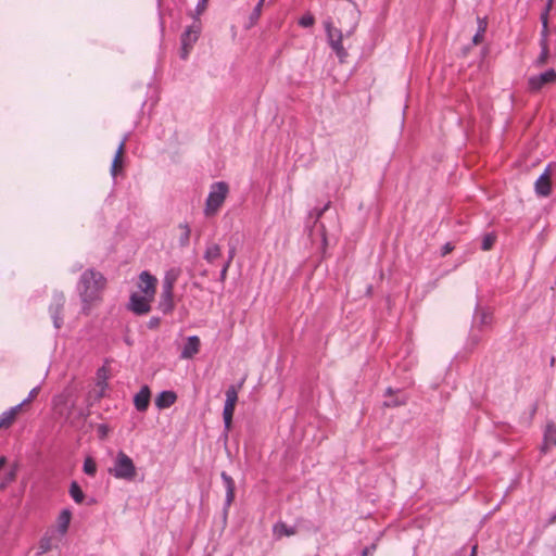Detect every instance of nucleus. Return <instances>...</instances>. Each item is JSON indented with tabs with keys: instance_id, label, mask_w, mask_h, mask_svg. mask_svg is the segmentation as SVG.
<instances>
[{
	"instance_id": "obj_1",
	"label": "nucleus",
	"mask_w": 556,
	"mask_h": 556,
	"mask_svg": "<svg viewBox=\"0 0 556 556\" xmlns=\"http://www.w3.org/2000/svg\"><path fill=\"white\" fill-rule=\"evenodd\" d=\"M106 278L96 269H86L77 282V292L81 302V313L88 316L103 301Z\"/></svg>"
},
{
	"instance_id": "obj_2",
	"label": "nucleus",
	"mask_w": 556,
	"mask_h": 556,
	"mask_svg": "<svg viewBox=\"0 0 556 556\" xmlns=\"http://www.w3.org/2000/svg\"><path fill=\"white\" fill-rule=\"evenodd\" d=\"M109 473L116 479L131 481L137 476V469L134 460L123 451H119L113 462V466L109 468Z\"/></svg>"
},
{
	"instance_id": "obj_3",
	"label": "nucleus",
	"mask_w": 556,
	"mask_h": 556,
	"mask_svg": "<svg viewBox=\"0 0 556 556\" xmlns=\"http://www.w3.org/2000/svg\"><path fill=\"white\" fill-rule=\"evenodd\" d=\"M228 193V186L226 182H215L211 187V191L206 199L204 213L206 216H212L222 207Z\"/></svg>"
},
{
	"instance_id": "obj_4",
	"label": "nucleus",
	"mask_w": 556,
	"mask_h": 556,
	"mask_svg": "<svg viewBox=\"0 0 556 556\" xmlns=\"http://www.w3.org/2000/svg\"><path fill=\"white\" fill-rule=\"evenodd\" d=\"M327 33L328 43L334 51L340 62H344L348 52L343 47V33L340 28L333 25V22L328 20L324 23Z\"/></svg>"
},
{
	"instance_id": "obj_5",
	"label": "nucleus",
	"mask_w": 556,
	"mask_h": 556,
	"mask_svg": "<svg viewBox=\"0 0 556 556\" xmlns=\"http://www.w3.org/2000/svg\"><path fill=\"white\" fill-rule=\"evenodd\" d=\"M175 280L176 276L168 273L163 281V289L160 299V309L165 314L170 313L174 308L173 289Z\"/></svg>"
},
{
	"instance_id": "obj_6",
	"label": "nucleus",
	"mask_w": 556,
	"mask_h": 556,
	"mask_svg": "<svg viewBox=\"0 0 556 556\" xmlns=\"http://www.w3.org/2000/svg\"><path fill=\"white\" fill-rule=\"evenodd\" d=\"M238 402V390L230 386L226 391V401L223 410V418L227 431L231 429L235 408Z\"/></svg>"
},
{
	"instance_id": "obj_7",
	"label": "nucleus",
	"mask_w": 556,
	"mask_h": 556,
	"mask_svg": "<svg viewBox=\"0 0 556 556\" xmlns=\"http://www.w3.org/2000/svg\"><path fill=\"white\" fill-rule=\"evenodd\" d=\"M201 33V27L199 24H193L189 26L181 36V56L186 59L193 48L194 43L198 41Z\"/></svg>"
},
{
	"instance_id": "obj_8",
	"label": "nucleus",
	"mask_w": 556,
	"mask_h": 556,
	"mask_svg": "<svg viewBox=\"0 0 556 556\" xmlns=\"http://www.w3.org/2000/svg\"><path fill=\"white\" fill-rule=\"evenodd\" d=\"M556 83V71L548 70L536 76H532L528 80L529 89L533 92L541 90L545 85Z\"/></svg>"
},
{
	"instance_id": "obj_9",
	"label": "nucleus",
	"mask_w": 556,
	"mask_h": 556,
	"mask_svg": "<svg viewBox=\"0 0 556 556\" xmlns=\"http://www.w3.org/2000/svg\"><path fill=\"white\" fill-rule=\"evenodd\" d=\"M157 279L152 276L149 271H142L139 276L138 288L141 291V295H146L154 300L156 293Z\"/></svg>"
},
{
	"instance_id": "obj_10",
	"label": "nucleus",
	"mask_w": 556,
	"mask_h": 556,
	"mask_svg": "<svg viewBox=\"0 0 556 556\" xmlns=\"http://www.w3.org/2000/svg\"><path fill=\"white\" fill-rule=\"evenodd\" d=\"M152 299L141 295L139 293H132L129 301V309L137 315H144L151 311Z\"/></svg>"
},
{
	"instance_id": "obj_11",
	"label": "nucleus",
	"mask_w": 556,
	"mask_h": 556,
	"mask_svg": "<svg viewBox=\"0 0 556 556\" xmlns=\"http://www.w3.org/2000/svg\"><path fill=\"white\" fill-rule=\"evenodd\" d=\"M24 403H21L0 415V430L9 429L16 421L23 410Z\"/></svg>"
},
{
	"instance_id": "obj_12",
	"label": "nucleus",
	"mask_w": 556,
	"mask_h": 556,
	"mask_svg": "<svg viewBox=\"0 0 556 556\" xmlns=\"http://www.w3.org/2000/svg\"><path fill=\"white\" fill-rule=\"evenodd\" d=\"M535 192L541 197H548L552 192V178L549 168H546L544 173L535 181Z\"/></svg>"
},
{
	"instance_id": "obj_13",
	"label": "nucleus",
	"mask_w": 556,
	"mask_h": 556,
	"mask_svg": "<svg viewBox=\"0 0 556 556\" xmlns=\"http://www.w3.org/2000/svg\"><path fill=\"white\" fill-rule=\"evenodd\" d=\"M201 341L197 336L189 337L181 351L180 357L184 359H190L197 355L200 351Z\"/></svg>"
},
{
	"instance_id": "obj_14",
	"label": "nucleus",
	"mask_w": 556,
	"mask_h": 556,
	"mask_svg": "<svg viewBox=\"0 0 556 556\" xmlns=\"http://www.w3.org/2000/svg\"><path fill=\"white\" fill-rule=\"evenodd\" d=\"M151 392L148 386H143L140 391L135 395L134 404L137 410L144 412L150 404Z\"/></svg>"
},
{
	"instance_id": "obj_15",
	"label": "nucleus",
	"mask_w": 556,
	"mask_h": 556,
	"mask_svg": "<svg viewBox=\"0 0 556 556\" xmlns=\"http://www.w3.org/2000/svg\"><path fill=\"white\" fill-rule=\"evenodd\" d=\"M126 142L123 140L118 146V149L115 153L114 160L111 166V174L113 177H116L123 169V160L125 154Z\"/></svg>"
},
{
	"instance_id": "obj_16",
	"label": "nucleus",
	"mask_w": 556,
	"mask_h": 556,
	"mask_svg": "<svg viewBox=\"0 0 556 556\" xmlns=\"http://www.w3.org/2000/svg\"><path fill=\"white\" fill-rule=\"evenodd\" d=\"M177 400V395L174 391H163L155 399V405L160 409L170 407Z\"/></svg>"
},
{
	"instance_id": "obj_17",
	"label": "nucleus",
	"mask_w": 556,
	"mask_h": 556,
	"mask_svg": "<svg viewBox=\"0 0 556 556\" xmlns=\"http://www.w3.org/2000/svg\"><path fill=\"white\" fill-rule=\"evenodd\" d=\"M556 445V427L554 425H547L544 431V441L542 451L547 452Z\"/></svg>"
},
{
	"instance_id": "obj_18",
	"label": "nucleus",
	"mask_w": 556,
	"mask_h": 556,
	"mask_svg": "<svg viewBox=\"0 0 556 556\" xmlns=\"http://www.w3.org/2000/svg\"><path fill=\"white\" fill-rule=\"evenodd\" d=\"M190 236H191V229L188 224L181 223L177 227V240L179 243V247L186 248L189 245L190 242Z\"/></svg>"
},
{
	"instance_id": "obj_19",
	"label": "nucleus",
	"mask_w": 556,
	"mask_h": 556,
	"mask_svg": "<svg viewBox=\"0 0 556 556\" xmlns=\"http://www.w3.org/2000/svg\"><path fill=\"white\" fill-rule=\"evenodd\" d=\"M296 533V530L292 527H288L285 522H277L273 527V534L277 540L282 536H292Z\"/></svg>"
},
{
	"instance_id": "obj_20",
	"label": "nucleus",
	"mask_w": 556,
	"mask_h": 556,
	"mask_svg": "<svg viewBox=\"0 0 556 556\" xmlns=\"http://www.w3.org/2000/svg\"><path fill=\"white\" fill-rule=\"evenodd\" d=\"M63 306H64V296L62 295L60 298V302L55 306L51 307V316H52L53 325L56 329H60L61 326L63 325V316H62Z\"/></svg>"
},
{
	"instance_id": "obj_21",
	"label": "nucleus",
	"mask_w": 556,
	"mask_h": 556,
	"mask_svg": "<svg viewBox=\"0 0 556 556\" xmlns=\"http://www.w3.org/2000/svg\"><path fill=\"white\" fill-rule=\"evenodd\" d=\"M222 256V249L217 243H210L207 244L205 252H204V258L213 264L216 260L220 258Z\"/></svg>"
},
{
	"instance_id": "obj_22",
	"label": "nucleus",
	"mask_w": 556,
	"mask_h": 556,
	"mask_svg": "<svg viewBox=\"0 0 556 556\" xmlns=\"http://www.w3.org/2000/svg\"><path fill=\"white\" fill-rule=\"evenodd\" d=\"M222 479L224 480L227 490L226 502L227 505H230L235 498V481L226 472H222Z\"/></svg>"
},
{
	"instance_id": "obj_23",
	"label": "nucleus",
	"mask_w": 556,
	"mask_h": 556,
	"mask_svg": "<svg viewBox=\"0 0 556 556\" xmlns=\"http://www.w3.org/2000/svg\"><path fill=\"white\" fill-rule=\"evenodd\" d=\"M70 522H71V513L68 510H63L60 514L59 519H58V525H59L60 531L62 533H65L67 531Z\"/></svg>"
},
{
	"instance_id": "obj_24",
	"label": "nucleus",
	"mask_w": 556,
	"mask_h": 556,
	"mask_svg": "<svg viewBox=\"0 0 556 556\" xmlns=\"http://www.w3.org/2000/svg\"><path fill=\"white\" fill-rule=\"evenodd\" d=\"M70 494L73 497V500L78 504L83 503L85 498L84 492L81 491L77 482H72L70 488Z\"/></svg>"
},
{
	"instance_id": "obj_25",
	"label": "nucleus",
	"mask_w": 556,
	"mask_h": 556,
	"mask_svg": "<svg viewBox=\"0 0 556 556\" xmlns=\"http://www.w3.org/2000/svg\"><path fill=\"white\" fill-rule=\"evenodd\" d=\"M349 14L351 16V23H350L349 29L345 33V36H348V37L354 33V30L356 29V26H357V11H356L355 5H352L349 9Z\"/></svg>"
},
{
	"instance_id": "obj_26",
	"label": "nucleus",
	"mask_w": 556,
	"mask_h": 556,
	"mask_svg": "<svg viewBox=\"0 0 556 556\" xmlns=\"http://www.w3.org/2000/svg\"><path fill=\"white\" fill-rule=\"evenodd\" d=\"M540 46H541V53L536 59V64L539 66H543L544 64H546V62L548 60V55H549L548 42L543 41V43Z\"/></svg>"
},
{
	"instance_id": "obj_27",
	"label": "nucleus",
	"mask_w": 556,
	"mask_h": 556,
	"mask_svg": "<svg viewBox=\"0 0 556 556\" xmlns=\"http://www.w3.org/2000/svg\"><path fill=\"white\" fill-rule=\"evenodd\" d=\"M84 472L88 476H94L97 472V464L91 457H87L84 462Z\"/></svg>"
},
{
	"instance_id": "obj_28",
	"label": "nucleus",
	"mask_w": 556,
	"mask_h": 556,
	"mask_svg": "<svg viewBox=\"0 0 556 556\" xmlns=\"http://www.w3.org/2000/svg\"><path fill=\"white\" fill-rule=\"evenodd\" d=\"M16 479V470L13 468L11 469L5 476L3 477V480L0 483V491L4 490L7 485L11 482H13Z\"/></svg>"
},
{
	"instance_id": "obj_29",
	"label": "nucleus",
	"mask_w": 556,
	"mask_h": 556,
	"mask_svg": "<svg viewBox=\"0 0 556 556\" xmlns=\"http://www.w3.org/2000/svg\"><path fill=\"white\" fill-rule=\"evenodd\" d=\"M39 554H45L52 548V539L51 538H42L39 542Z\"/></svg>"
},
{
	"instance_id": "obj_30",
	"label": "nucleus",
	"mask_w": 556,
	"mask_h": 556,
	"mask_svg": "<svg viewBox=\"0 0 556 556\" xmlns=\"http://www.w3.org/2000/svg\"><path fill=\"white\" fill-rule=\"evenodd\" d=\"M315 24V17L311 13L304 14L299 20V25L302 27H312Z\"/></svg>"
},
{
	"instance_id": "obj_31",
	"label": "nucleus",
	"mask_w": 556,
	"mask_h": 556,
	"mask_svg": "<svg viewBox=\"0 0 556 556\" xmlns=\"http://www.w3.org/2000/svg\"><path fill=\"white\" fill-rule=\"evenodd\" d=\"M494 243H495V237L492 235H486L482 241V250L488 251V250L492 249Z\"/></svg>"
},
{
	"instance_id": "obj_32",
	"label": "nucleus",
	"mask_w": 556,
	"mask_h": 556,
	"mask_svg": "<svg viewBox=\"0 0 556 556\" xmlns=\"http://www.w3.org/2000/svg\"><path fill=\"white\" fill-rule=\"evenodd\" d=\"M547 37H548V23L546 22V20L544 18V23H542V31H541V40H540V45L544 42H548L547 41Z\"/></svg>"
},
{
	"instance_id": "obj_33",
	"label": "nucleus",
	"mask_w": 556,
	"mask_h": 556,
	"mask_svg": "<svg viewBox=\"0 0 556 556\" xmlns=\"http://www.w3.org/2000/svg\"><path fill=\"white\" fill-rule=\"evenodd\" d=\"M477 22H478L477 31L481 33V34H485L486 28H488V20L485 17H478Z\"/></svg>"
},
{
	"instance_id": "obj_34",
	"label": "nucleus",
	"mask_w": 556,
	"mask_h": 556,
	"mask_svg": "<svg viewBox=\"0 0 556 556\" xmlns=\"http://www.w3.org/2000/svg\"><path fill=\"white\" fill-rule=\"evenodd\" d=\"M207 3H208V0H199V3L195 9V11L199 15L202 14L206 10Z\"/></svg>"
},
{
	"instance_id": "obj_35",
	"label": "nucleus",
	"mask_w": 556,
	"mask_h": 556,
	"mask_svg": "<svg viewBox=\"0 0 556 556\" xmlns=\"http://www.w3.org/2000/svg\"><path fill=\"white\" fill-rule=\"evenodd\" d=\"M38 392H39V389L38 388H34L29 392L28 397L25 401H23L22 403H24V405L27 404V403H30L38 395Z\"/></svg>"
},
{
	"instance_id": "obj_36",
	"label": "nucleus",
	"mask_w": 556,
	"mask_h": 556,
	"mask_svg": "<svg viewBox=\"0 0 556 556\" xmlns=\"http://www.w3.org/2000/svg\"><path fill=\"white\" fill-rule=\"evenodd\" d=\"M484 40V34H481V33H476V35L473 36L472 38V43L475 46H478L480 45L482 41Z\"/></svg>"
},
{
	"instance_id": "obj_37",
	"label": "nucleus",
	"mask_w": 556,
	"mask_h": 556,
	"mask_svg": "<svg viewBox=\"0 0 556 556\" xmlns=\"http://www.w3.org/2000/svg\"><path fill=\"white\" fill-rule=\"evenodd\" d=\"M148 326H149V328H150V329H156V328L160 326V318H157V317H152V318L149 320Z\"/></svg>"
},
{
	"instance_id": "obj_38",
	"label": "nucleus",
	"mask_w": 556,
	"mask_h": 556,
	"mask_svg": "<svg viewBox=\"0 0 556 556\" xmlns=\"http://www.w3.org/2000/svg\"><path fill=\"white\" fill-rule=\"evenodd\" d=\"M548 14H549V11H547L546 9L542 12V14H541V22L542 23H544V18L548 23Z\"/></svg>"
},
{
	"instance_id": "obj_39",
	"label": "nucleus",
	"mask_w": 556,
	"mask_h": 556,
	"mask_svg": "<svg viewBox=\"0 0 556 556\" xmlns=\"http://www.w3.org/2000/svg\"><path fill=\"white\" fill-rule=\"evenodd\" d=\"M227 273H228V269H225V268L223 267L222 273H220V280H222V281H224V280L226 279V277H227Z\"/></svg>"
},
{
	"instance_id": "obj_40",
	"label": "nucleus",
	"mask_w": 556,
	"mask_h": 556,
	"mask_svg": "<svg viewBox=\"0 0 556 556\" xmlns=\"http://www.w3.org/2000/svg\"><path fill=\"white\" fill-rule=\"evenodd\" d=\"M7 464V457L0 456V470L5 466Z\"/></svg>"
},
{
	"instance_id": "obj_41",
	"label": "nucleus",
	"mask_w": 556,
	"mask_h": 556,
	"mask_svg": "<svg viewBox=\"0 0 556 556\" xmlns=\"http://www.w3.org/2000/svg\"><path fill=\"white\" fill-rule=\"evenodd\" d=\"M453 250L450 243L445 244L443 254H447Z\"/></svg>"
},
{
	"instance_id": "obj_42",
	"label": "nucleus",
	"mask_w": 556,
	"mask_h": 556,
	"mask_svg": "<svg viewBox=\"0 0 556 556\" xmlns=\"http://www.w3.org/2000/svg\"><path fill=\"white\" fill-rule=\"evenodd\" d=\"M235 253H236L235 248L230 249V251H229V255H228V258H229L230 261H232V260H233V257H235Z\"/></svg>"
},
{
	"instance_id": "obj_43",
	"label": "nucleus",
	"mask_w": 556,
	"mask_h": 556,
	"mask_svg": "<svg viewBox=\"0 0 556 556\" xmlns=\"http://www.w3.org/2000/svg\"><path fill=\"white\" fill-rule=\"evenodd\" d=\"M552 7H553V0H547V3H546V10L547 11H551L552 10Z\"/></svg>"
},
{
	"instance_id": "obj_44",
	"label": "nucleus",
	"mask_w": 556,
	"mask_h": 556,
	"mask_svg": "<svg viewBox=\"0 0 556 556\" xmlns=\"http://www.w3.org/2000/svg\"><path fill=\"white\" fill-rule=\"evenodd\" d=\"M231 262H232V261H230V260L228 258V260L226 261V263L224 264V266H223V267H224L225 269H229V267H230V265H231Z\"/></svg>"
},
{
	"instance_id": "obj_45",
	"label": "nucleus",
	"mask_w": 556,
	"mask_h": 556,
	"mask_svg": "<svg viewBox=\"0 0 556 556\" xmlns=\"http://www.w3.org/2000/svg\"><path fill=\"white\" fill-rule=\"evenodd\" d=\"M231 262H232V261H230V260L228 258V260L226 261V263L224 264V266H223V267H224L225 269H229V267H230V265H231Z\"/></svg>"
},
{
	"instance_id": "obj_46",
	"label": "nucleus",
	"mask_w": 556,
	"mask_h": 556,
	"mask_svg": "<svg viewBox=\"0 0 556 556\" xmlns=\"http://www.w3.org/2000/svg\"><path fill=\"white\" fill-rule=\"evenodd\" d=\"M368 555H371V551L369 548H365L363 551V556H368Z\"/></svg>"
},
{
	"instance_id": "obj_47",
	"label": "nucleus",
	"mask_w": 556,
	"mask_h": 556,
	"mask_svg": "<svg viewBox=\"0 0 556 556\" xmlns=\"http://www.w3.org/2000/svg\"><path fill=\"white\" fill-rule=\"evenodd\" d=\"M470 556H477V546L472 547Z\"/></svg>"
},
{
	"instance_id": "obj_48",
	"label": "nucleus",
	"mask_w": 556,
	"mask_h": 556,
	"mask_svg": "<svg viewBox=\"0 0 556 556\" xmlns=\"http://www.w3.org/2000/svg\"><path fill=\"white\" fill-rule=\"evenodd\" d=\"M551 522H556V515L552 518Z\"/></svg>"
}]
</instances>
